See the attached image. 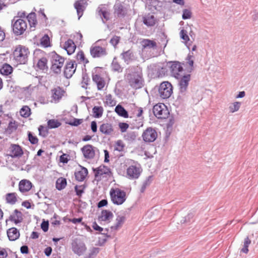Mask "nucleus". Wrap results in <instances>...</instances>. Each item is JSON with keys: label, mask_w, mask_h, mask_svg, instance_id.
Listing matches in <instances>:
<instances>
[{"label": "nucleus", "mask_w": 258, "mask_h": 258, "mask_svg": "<svg viewBox=\"0 0 258 258\" xmlns=\"http://www.w3.org/2000/svg\"><path fill=\"white\" fill-rule=\"evenodd\" d=\"M29 54L28 48L21 45L17 46L13 52L14 59L19 64H25Z\"/></svg>", "instance_id": "obj_1"}, {"label": "nucleus", "mask_w": 258, "mask_h": 258, "mask_svg": "<svg viewBox=\"0 0 258 258\" xmlns=\"http://www.w3.org/2000/svg\"><path fill=\"white\" fill-rule=\"evenodd\" d=\"M65 59L62 56L54 52L51 55V71L56 74H59L61 72L62 68L64 66Z\"/></svg>", "instance_id": "obj_2"}, {"label": "nucleus", "mask_w": 258, "mask_h": 258, "mask_svg": "<svg viewBox=\"0 0 258 258\" xmlns=\"http://www.w3.org/2000/svg\"><path fill=\"white\" fill-rule=\"evenodd\" d=\"M109 195L111 201L114 205H122L126 199V192L119 188H111Z\"/></svg>", "instance_id": "obj_3"}, {"label": "nucleus", "mask_w": 258, "mask_h": 258, "mask_svg": "<svg viewBox=\"0 0 258 258\" xmlns=\"http://www.w3.org/2000/svg\"><path fill=\"white\" fill-rule=\"evenodd\" d=\"M153 111L154 115L158 118L165 119L169 115L167 107L161 103L155 105L153 108Z\"/></svg>", "instance_id": "obj_4"}, {"label": "nucleus", "mask_w": 258, "mask_h": 258, "mask_svg": "<svg viewBox=\"0 0 258 258\" xmlns=\"http://www.w3.org/2000/svg\"><path fill=\"white\" fill-rule=\"evenodd\" d=\"M106 42L102 46H100L98 43H95L90 48V52L91 56L94 57H100L107 54Z\"/></svg>", "instance_id": "obj_5"}, {"label": "nucleus", "mask_w": 258, "mask_h": 258, "mask_svg": "<svg viewBox=\"0 0 258 258\" xmlns=\"http://www.w3.org/2000/svg\"><path fill=\"white\" fill-rule=\"evenodd\" d=\"M173 93V87L171 84L167 81L162 82L159 88V93L161 98H168Z\"/></svg>", "instance_id": "obj_6"}, {"label": "nucleus", "mask_w": 258, "mask_h": 258, "mask_svg": "<svg viewBox=\"0 0 258 258\" xmlns=\"http://www.w3.org/2000/svg\"><path fill=\"white\" fill-rule=\"evenodd\" d=\"M81 150L84 157L87 160L93 159L98 151L96 147L90 144L84 146Z\"/></svg>", "instance_id": "obj_7"}, {"label": "nucleus", "mask_w": 258, "mask_h": 258, "mask_svg": "<svg viewBox=\"0 0 258 258\" xmlns=\"http://www.w3.org/2000/svg\"><path fill=\"white\" fill-rule=\"evenodd\" d=\"M27 28L26 21L21 18L16 20L13 24V30L17 35H20L26 31Z\"/></svg>", "instance_id": "obj_8"}, {"label": "nucleus", "mask_w": 258, "mask_h": 258, "mask_svg": "<svg viewBox=\"0 0 258 258\" xmlns=\"http://www.w3.org/2000/svg\"><path fill=\"white\" fill-rule=\"evenodd\" d=\"M157 136L156 131L151 127H149L143 132L142 137L145 142H153L157 139Z\"/></svg>", "instance_id": "obj_9"}, {"label": "nucleus", "mask_w": 258, "mask_h": 258, "mask_svg": "<svg viewBox=\"0 0 258 258\" xmlns=\"http://www.w3.org/2000/svg\"><path fill=\"white\" fill-rule=\"evenodd\" d=\"M170 70L172 75L178 79L182 74L183 69L181 63L178 61L171 62L170 66Z\"/></svg>", "instance_id": "obj_10"}, {"label": "nucleus", "mask_w": 258, "mask_h": 258, "mask_svg": "<svg viewBox=\"0 0 258 258\" xmlns=\"http://www.w3.org/2000/svg\"><path fill=\"white\" fill-rule=\"evenodd\" d=\"M94 171L96 177H111L112 175L110 169L103 165L99 166Z\"/></svg>", "instance_id": "obj_11"}, {"label": "nucleus", "mask_w": 258, "mask_h": 258, "mask_svg": "<svg viewBox=\"0 0 258 258\" xmlns=\"http://www.w3.org/2000/svg\"><path fill=\"white\" fill-rule=\"evenodd\" d=\"M141 171L140 166L131 165L126 169V174L130 179H137L140 176Z\"/></svg>", "instance_id": "obj_12"}, {"label": "nucleus", "mask_w": 258, "mask_h": 258, "mask_svg": "<svg viewBox=\"0 0 258 258\" xmlns=\"http://www.w3.org/2000/svg\"><path fill=\"white\" fill-rule=\"evenodd\" d=\"M77 66L75 61H70L66 63L63 71V74L66 78L69 79L73 76L76 70Z\"/></svg>", "instance_id": "obj_13"}, {"label": "nucleus", "mask_w": 258, "mask_h": 258, "mask_svg": "<svg viewBox=\"0 0 258 258\" xmlns=\"http://www.w3.org/2000/svg\"><path fill=\"white\" fill-rule=\"evenodd\" d=\"M86 0H77L74 4V7L77 10L79 19L83 15V12L87 5Z\"/></svg>", "instance_id": "obj_14"}, {"label": "nucleus", "mask_w": 258, "mask_h": 258, "mask_svg": "<svg viewBox=\"0 0 258 258\" xmlns=\"http://www.w3.org/2000/svg\"><path fill=\"white\" fill-rule=\"evenodd\" d=\"M64 91L59 87L51 90V97L54 102L58 101L64 95Z\"/></svg>", "instance_id": "obj_15"}, {"label": "nucleus", "mask_w": 258, "mask_h": 258, "mask_svg": "<svg viewBox=\"0 0 258 258\" xmlns=\"http://www.w3.org/2000/svg\"><path fill=\"white\" fill-rule=\"evenodd\" d=\"M125 220L126 217L124 215L119 214L117 215L113 225L110 227L111 230H117L120 229L122 226Z\"/></svg>", "instance_id": "obj_16"}, {"label": "nucleus", "mask_w": 258, "mask_h": 258, "mask_svg": "<svg viewBox=\"0 0 258 258\" xmlns=\"http://www.w3.org/2000/svg\"><path fill=\"white\" fill-rule=\"evenodd\" d=\"M88 174L87 169L80 165L79 168L75 172V175L76 180L79 181H83L86 178Z\"/></svg>", "instance_id": "obj_17"}, {"label": "nucleus", "mask_w": 258, "mask_h": 258, "mask_svg": "<svg viewBox=\"0 0 258 258\" xmlns=\"http://www.w3.org/2000/svg\"><path fill=\"white\" fill-rule=\"evenodd\" d=\"M32 182L27 179H22L19 183V190L22 193L29 191L32 188Z\"/></svg>", "instance_id": "obj_18"}, {"label": "nucleus", "mask_w": 258, "mask_h": 258, "mask_svg": "<svg viewBox=\"0 0 258 258\" xmlns=\"http://www.w3.org/2000/svg\"><path fill=\"white\" fill-rule=\"evenodd\" d=\"M93 81L96 84L98 90H102L106 85L104 79L98 74L92 75Z\"/></svg>", "instance_id": "obj_19"}, {"label": "nucleus", "mask_w": 258, "mask_h": 258, "mask_svg": "<svg viewBox=\"0 0 258 258\" xmlns=\"http://www.w3.org/2000/svg\"><path fill=\"white\" fill-rule=\"evenodd\" d=\"M190 80V75H184L181 78L179 82V90L180 92L184 93L186 91Z\"/></svg>", "instance_id": "obj_20"}, {"label": "nucleus", "mask_w": 258, "mask_h": 258, "mask_svg": "<svg viewBox=\"0 0 258 258\" xmlns=\"http://www.w3.org/2000/svg\"><path fill=\"white\" fill-rule=\"evenodd\" d=\"M121 58L126 64H129L131 62L135 59V56L133 51L129 49L127 51H123L121 53Z\"/></svg>", "instance_id": "obj_21"}, {"label": "nucleus", "mask_w": 258, "mask_h": 258, "mask_svg": "<svg viewBox=\"0 0 258 258\" xmlns=\"http://www.w3.org/2000/svg\"><path fill=\"white\" fill-rule=\"evenodd\" d=\"M113 217V214L111 211L108 210H104L101 211L98 219L99 221L109 222Z\"/></svg>", "instance_id": "obj_22"}, {"label": "nucleus", "mask_w": 258, "mask_h": 258, "mask_svg": "<svg viewBox=\"0 0 258 258\" xmlns=\"http://www.w3.org/2000/svg\"><path fill=\"white\" fill-rule=\"evenodd\" d=\"M10 220L15 224L21 223L23 221V214L17 209H15L10 216Z\"/></svg>", "instance_id": "obj_23"}, {"label": "nucleus", "mask_w": 258, "mask_h": 258, "mask_svg": "<svg viewBox=\"0 0 258 258\" xmlns=\"http://www.w3.org/2000/svg\"><path fill=\"white\" fill-rule=\"evenodd\" d=\"M100 132L105 135H110L113 132V128L111 123H103L99 126Z\"/></svg>", "instance_id": "obj_24"}, {"label": "nucleus", "mask_w": 258, "mask_h": 258, "mask_svg": "<svg viewBox=\"0 0 258 258\" xmlns=\"http://www.w3.org/2000/svg\"><path fill=\"white\" fill-rule=\"evenodd\" d=\"M64 49L67 51L69 55L73 54L76 48V45L72 39H68L65 42L63 46Z\"/></svg>", "instance_id": "obj_25"}, {"label": "nucleus", "mask_w": 258, "mask_h": 258, "mask_svg": "<svg viewBox=\"0 0 258 258\" xmlns=\"http://www.w3.org/2000/svg\"><path fill=\"white\" fill-rule=\"evenodd\" d=\"M7 235L10 240L15 241L20 237L19 231L15 227H12L7 230Z\"/></svg>", "instance_id": "obj_26"}, {"label": "nucleus", "mask_w": 258, "mask_h": 258, "mask_svg": "<svg viewBox=\"0 0 258 258\" xmlns=\"http://www.w3.org/2000/svg\"><path fill=\"white\" fill-rule=\"evenodd\" d=\"M114 14L118 17H123L126 14V10L120 4H117L114 6Z\"/></svg>", "instance_id": "obj_27"}, {"label": "nucleus", "mask_w": 258, "mask_h": 258, "mask_svg": "<svg viewBox=\"0 0 258 258\" xmlns=\"http://www.w3.org/2000/svg\"><path fill=\"white\" fill-rule=\"evenodd\" d=\"M73 250L75 253L81 255L86 250V247L83 243H75L73 245Z\"/></svg>", "instance_id": "obj_28"}, {"label": "nucleus", "mask_w": 258, "mask_h": 258, "mask_svg": "<svg viewBox=\"0 0 258 258\" xmlns=\"http://www.w3.org/2000/svg\"><path fill=\"white\" fill-rule=\"evenodd\" d=\"M143 22L148 27H152L156 24V20L153 15L148 14L143 17Z\"/></svg>", "instance_id": "obj_29"}, {"label": "nucleus", "mask_w": 258, "mask_h": 258, "mask_svg": "<svg viewBox=\"0 0 258 258\" xmlns=\"http://www.w3.org/2000/svg\"><path fill=\"white\" fill-rule=\"evenodd\" d=\"M11 156L13 157H21L23 154V151L21 146L13 144L11 146Z\"/></svg>", "instance_id": "obj_30"}, {"label": "nucleus", "mask_w": 258, "mask_h": 258, "mask_svg": "<svg viewBox=\"0 0 258 258\" xmlns=\"http://www.w3.org/2000/svg\"><path fill=\"white\" fill-rule=\"evenodd\" d=\"M141 44L142 45V48L143 49L145 48H156L157 47V43L156 42L152 40H150L148 39H144L142 40L141 42Z\"/></svg>", "instance_id": "obj_31"}, {"label": "nucleus", "mask_w": 258, "mask_h": 258, "mask_svg": "<svg viewBox=\"0 0 258 258\" xmlns=\"http://www.w3.org/2000/svg\"><path fill=\"white\" fill-rule=\"evenodd\" d=\"M6 202L10 205H15L18 202V196L16 192H10L6 195Z\"/></svg>", "instance_id": "obj_32"}, {"label": "nucleus", "mask_w": 258, "mask_h": 258, "mask_svg": "<svg viewBox=\"0 0 258 258\" xmlns=\"http://www.w3.org/2000/svg\"><path fill=\"white\" fill-rule=\"evenodd\" d=\"M26 18L30 27L35 29L37 25L36 14L33 12L30 13L26 16Z\"/></svg>", "instance_id": "obj_33"}, {"label": "nucleus", "mask_w": 258, "mask_h": 258, "mask_svg": "<svg viewBox=\"0 0 258 258\" xmlns=\"http://www.w3.org/2000/svg\"><path fill=\"white\" fill-rule=\"evenodd\" d=\"M48 60L45 57H42L38 60L36 64L37 68L42 71H46L48 70Z\"/></svg>", "instance_id": "obj_34"}, {"label": "nucleus", "mask_w": 258, "mask_h": 258, "mask_svg": "<svg viewBox=\"0 0 258 258\" xmlns=\"http://www.w3.org/2000/svg\"><path fill=\"white\" fill-rule=\"evenodd\" d=\"M76 59L79 63H83L84 66L89 62L88 59L82 50H80L77 53Z\"/></svg>", "instance_id": "obj_35"}, {"label": "nucleus", "mask_w": 258, "mask_h": 258, "mask_svg": "<svg viewBox=\"0 0 258 258\" xmlns=\"http://www.w3.org/2000/svg\"><path fill=\"white\" fill-rule=\"evenodd\" d=\"M131 85L134 88H139L141 85V77L140 75L134 76L130 81Z\"/></svg>", "instance_id": "obj_36"}, {"label": "nucleus", "mask_w": 258, "mask_h": 258, "mask_svg": "<svg viewBox=\"0 0 258 258\" xmlns=\"http://www.w3.org/2000/svg\"><path fill=\"white\" fill-rule=\"evenodd\" d=\"M115 111L119 116L124 118H127L128 117V114L127 111L121 105H117L115 108Z\"/></svg>", "instance_id": "obj_37"}, {"label": "nucleus", "mask_w": 258, "mask_h": 258, "mask_svg": "<svg viewBox=\"0 0 258 258\" xmlns=\"http://www.w3.org/2000/svg\"><path fill=\"white\" fill-rule=\"evenodd\" d=\"M13 68L8 63H5L0 69V73L6 76L10 75L13 72Z\"/></svg>", "instance_id": "obj_38"}, {"label": "nucleus", "mask_w": 258, "mask_h": 258, "mask_svg": "<svg viewBox=\"0 0 258 258\" xmlns=\"http://www.w3.org/2000/svg\"><path fill=\"white\" fill-rule=\"evenodd\" d=\"M103 111L102 106H95L92 109L93 116L95 118H100L102 116Z\"/></svg>", "instance_id": "obj_39"}, {"label": "nucleus", "mask_w": 258, "mask_h": 258, "mask_svg": "<svg viewBox=\"0 0 258 258\" xmlns=\"http://www.w3.org/2000/svg\"><path fill=\"white\" fill-rule=\"evenodd\" d=\"M104 103L105 105L114 106L116 104V101L113 96L109 94L105 95Z\"/></svg>", "instance_id": "obj_40"}, {"label": "nucleus", "mask_w": 258, "mask_h": 258, "mask_svg": "<svg viewBox=\"0 0 258 258\" xmlns=\"http://www.w3.org/2000/svg\"><path fill=\"white\" fill-rule=\"evenodd\" d=\"M40 43L42 46L46 48L51 46L50 37L48 34H44L40 40Z\"/></svg>", "instance_id": "obj_41"}, {"label": "nucleus", "mask_w": 258, "mask_h": 258, "mask_svg": "<svg viewBox=\"0 0 258 258\" xmlns=\"http://www.w3.org/2000/svg\"><path fill=\"white\" fill-rule=\"evenodd\" d=\"M251 241L248 236L245 238L244 239L243 247L241 249L240 252L244 253H247L249 251L248 247L251 244Z\"/></svg>", "instance_id": "obj_42"}, {"label": "nucleus", "mask_w": 258, "mask_h": 258, "mask_svg": "<svg viewBox=\"0 0 258 258\" xmlns=\"http://www.w3.org/2000/svg\"><path fill=\"white\" fill-rule=\"evenodd\" d=\"M67 185V180L63 177L59 178L56 182V188L58 190L63 189Z\"/></svg>", "instance_id": "obj_43"}, {"label": "nucleus", "mask_w": 258, "mask_h": 258, "mask_svg": "<svg viewBox=\"0 0 258 258\" xmlns=\"http://www.w3.org/2000/svg\"><path fill=\"white\" fill-rule=\"evenodd\" d=\"M125 144L122 140L116 141L114 145V150L118 152H122L124 150Z\"/></svg>", "instance_id": "obj_44"}, {"label": "nucleus", "mask_w": 258, "mask_h": 258, "mask_svg": "<svg viewBox=\"0 0 258 258\" xmlns=\"http://www.w3.org/2000/svg\"><path fill=\"white\" fill-rule=\"evenodd\" d=\"M21 116L23 117H28L31 114V109L28 106H24L20 110Z\"/></svg>", "instance_id": "obj_45"}, {"label": "nucleus", "mask_w": 258, "mask_h": 258, "mask_svg": "<svg viewBox=\"0 0 258 258\" xmlns=\"http://www.w3.org/2000/svg\"><path fill=\"white\" fill-rule=\"evenodd\" d=\"M18 123L15 120H11L8 124L7 131L11 134L15 131L18 128Z\"/></svg>", "instance_id": "obj_46"}, {"label": "nucleus", "mask_w": 258, "mask_h": 258, "mask_svg": "<svg viewBox=\"0 0 258 258\" xmlns=\"http://www.w3.org/2000/svg\"><path fill=\"white\" fill-rule=\"evenodd\" d=\"M60 125L61 123L57 119H52L47 121V126L49 128H56Z\"/></svg>", "instance_id": "obj_47"}, {"label": "nucleus", "mask_w": 258, "mask_h": 258, "mask_svg": "<svg viewBox=\"0 0 258 258\" xmlns=\"http://www.w3.org/2000/svg\"><path fill=\"white\" fill-rule=\"evenodd\" d=\"M241 106V103L240 102L235 101L231 103L229 107V111L231 113H234L239 110Z\"/></svg>", "instance_id": "obj_48"}, {"label": "nucleus", "mask_w": 258, "mask_h": 258, "mask_svg": "<svg viewBox=\"0 0 258 258\" xmlns=\"http://www.w3.org/2000/svg\"><path fill=\"white\" fill-rule=\"evenodd\" d=\"M111 68L113 71L117 72L118 73L122 71V68L116 60H113Z\"/></svg>", "instance_id": "obj_49"}, {"label": "nucleus", "mask_w": 258, "mask_h": 258, "mask_svg": "<svg viewBox=\"0 0 258 258\" xmlns=\"http://www.w3.org/2000/svg\"><path fill=\"white\" fill-rule=\"evenodd\" d=\"M99 13L102 17L106 20H108L109 18V12L105 8H100Z\"/></svg>", "instance_id": "obj_50"}, {"label": "nucleus", "mask_w": 258, "mask_h": 258, "mask_svg": "<svg viewBox=\"0 0 258 258\" xmlns=\"http://www.w3.org/2000/svg\"><path fill=\"white\" fill-rule=\"evenodd\" d=\"M180 36L185 43H187L189 41V38L187 35V32L185 30L182 29L180 31Z\"/></svg>", "instance_id": "obj_51"}, {"label": "nucleus", "mask_w": 258, "mask_h": 258, "mask_svg": "<svg viewBox=\"0 0 258 258\" xmlns=\"http://www.w3.org/2000/svg\"><path fill=\"white\" fill-rule=\"evenodd\" d=\"M28 139L30 142L32 144H36L38 142V139L36 136H34L31 132H29Z\"/></svg>", "instance_id": "obj_52"}, {"label": "nucleus", "mask_w": 258, "mask_h": 258, "mask_svg": "<svg viewBox=\"0 0 258 258\" xmlns=\"http://www.w3.org/2000/svg\"><path fill=\"white\" fill-rule=\"evenodd\" d=\"M118 126L120 130V131L122 133H124L129 127V125L125 122H119L118 124Z\"/></svg>", "instance_id": "obj_53"}, {"label": "nucleus", "mask_w": 258, "mask_h": 258, "mask_svg": "<svg viewBox=\"0 0 258 258\" xmlns=\"http://www.w3.org/2000/svg\"><path fill=\"white\" fill-rule=\"evenodd\" d=\"M186 63L190 67V71L192 70L194 65V59L193 56L188 55L186 58Z\"/></svg>", "instance_id": "obj_54"}, {"label": "nucleus", "mask_w": 258, "mask_h": 258, "mask_svg": "<svg viewBox=\"0 0 258 258\" xmlns=\"http://www.w3.org/2000/svg\"><path fill=\"white\" fill-rule=\"evenodd\" d=\"M120 37L114 36L110 40V43L114 46H116L120 41Z\"/></svg>", "instance_id": "obj_55"}, {"label": "nucleus", "mask_w": 258, "mask_h": 258, "mask_svg": "<svg viewBox=\"0 0 258 258\" xmlns=\"http://www.w3.org/2000/svg\"><path fill=\"white\" fill-rule=\"evenodd\" d=\"M191 17V12L190 11L185 9L183 11V14H182V19H190Z\"/></svg>", "instance_id": "obj_56"}, {"label": "nucleus", "mask_w": 258, "mask_h": 258, "mask_svg": "<svg viewBox=\"0 0 258 258\" xmlns=\"http://www.w3.org/2000/svg\"><path fill=\"white\" fill-rule=\"evenodd\" d=\"M82 34L79 32L76 33L74 35V38L77 43H81L82 41Z\"/></svg>", "instance_id": "obj_57"}, {"label": "nucleus", "mask_w": 258, "mask_h": 258, "mask_svg": "<svg viewBox=\"0 0 258 258\" xmlns=\"http://www.w3.org/2000/svg\"><path fill=\"white\" fill-rule=\"evenodd\" d=\"M167 73V69L165 68L162 67L158 69L157 75L158 77H163Z\"/></svg>", "instance_id": "obj_58"}, {"label": "nucleus", "mask_w": 258, "mask_h": 258, "mask_svg": "<svg viewBox=\"0 0 258 258\" xmlns=\"http://www.w3.org/2000/svg\"><path fill=\"white\" fill-rule=\"evenodd\" d=\"M39 135L45 136L47 134V131L45 127L43 125H40L38 127Z\"/></svg>", "instance_id": "obj_59"}, {"label": "nucleus", "mask_w": 258, "mask_h": 258, "mask_svg": "<svg viewBox=\"0 0 258 258\" xmlns=\"http://www.w3.org/2000/svg\"><path fill=\"white\" fill-rule=\"evenodd\" d=\"M83 121V119H77L75 118L73 119V120L71 122H69V124L73 126H78L80 124H81Z\"/></svg>", "instance_id": "obj_60"}, {"label": "nucleus", "mask_w": 258, "mask_h": 258, "mask_svg": "<svg viewBox=\"0 0 258 258\" xmlns=\"http://www.w3.org/2000/svg\"><path fill=\"white\" fill-rule=\"evenodd\" d=\"M84 188L82 186H78L76 185L75 186V190L76 192V194L78 196H81L83 192Z\"/></svg>", "instance_id": "obj_61"}, {"label": "nucleus", "mask_w": 258, "mask_h": 258, "mask_svg": "<svg viewBox=\"0 0 258 258\" xmlns=\"http://www.w3.org/2000/svg\"><path fill=\"white\" fill-rule=\"evenodd\" d=\"M91 128L93 133H96L97 131V123L95 121H92L91 123Z\"/></svg>", "instance_id": "obj_62"}, {"label": "nucleus", "mask_w": 258, "mask_h": 258, "mask_svg": "<svg viewBox=\"0 0 258 258\" xmlns=\"http://www.w3.org/2000/svg\"><path fill=\"white\" fill-rule=\"evenodd\" d=\"M41 227L44 232L47 231L48 229V222L47 221H43L41 223Z\"/></svg>", "instance_id": "obj_63"}, {"label": "nucleus", "mask_w": 258, "mask_h": 258, "mask_svg": "<svg viewBox=\"0 0 258 258\" xmlns=\"http://www.w3.org/2000/svg\"><path fill=\"white\" fill-rule=\"evenodd\" d=\"M108 204V201L107 200L104 199L101 200L97 204V207L98 208H101L102 207L105 206Z\"/></svg>", "instance_id": "obj_64"}]
</instances>
